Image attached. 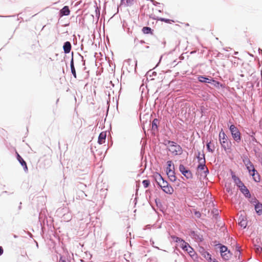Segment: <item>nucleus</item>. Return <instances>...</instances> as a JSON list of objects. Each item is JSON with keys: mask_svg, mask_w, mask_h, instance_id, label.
Returning a JSON list of instances; mask_svg holds the SVG:
<instances>
[{"mask_svg": "<svg viewBox=\"0 0 262 262\" xmlns=\"http://www.w3.org/2000/svg\"><path fill=\"white\" fill-rule=\"evenodd\" d=\"M198 80L201 83L206 84L207 87L210 89H212L211 86L217 89H224L225 88V84L216 80L214 78L211 76L205 75H198Z\"/></svg>", "mask_w": 262, "mask_h": 262, "instance_id": "1", "label": "nucleus"}, {"mask_svg": "<svg viewBox=\"0 0 262 262\" xmlns=\"http://www.w3.org/2000/svg\"><path fill=\"white\" fill-rule=\"evenodd\" d=\"M219 139L222 148L226 154H230L232 151V142L222 128L220 132Z\"/></svg>", "mask_w": 262, "mask_h": 262, "instance_id": "2", "label": "nucleus"}, {"mask_svg": "<svg viewBox=\"0 0 262 262\" xmlns=\"http://www.w3.org/2000/svg\"><path fill=\"white\" fill-rule=\"evenodd\" d=\"M227 125L233 140L237 143H240L242 139L240 130L230 121L227 123Z\"/></svg>", "mask_w": 262, "mask_h": 262, "instance_id": "3", "label": "nucleus"}, {"mask_svg": "<svg viewBox=\"0 0 262 262\" xmlns=\"http://www.w3.org/2000/svg\"><path fill=\"white\" fill-rule=\"evenodd\" d=\"M215 246H217V248H219L221 256L224 260H228L231 258L232 253L227 246L220 243L215 245Z\"/></svg>", "mask_w": 262, "mask_h": 262, "instance_id": "4", "label": "nucleus"}, {"mask_svg": "<svg viewBox=\"0 0 262 262\" xmlns=\"http://www.w3.org/2000/svg\"><path fill=\"white\" fill-rule=\"evenodd\" d=\"M156 177L157 176H155V180L158 187L161 188L164 193L167 194H172L174 192V189L170 184L169 183H167L166 185H162L160 182L157 181V178Z\"/></svg>", "mask_w": 262, "mask_h": 262, "instance_id": "5", "label": "nucleus"}, {"mask_svg": "<svg viewBox=\"0 0 262 262\" xmlns=\"http://www.w3.org/2000/svg\"><path fill=\"white\" fill-rule=\"evenodd\" d=\"M179 170L181 173L187 179H191L193 178V174L188 168H186L184 165H179Z\"/></svg>", "mask_w": 262, "mask_h": 262, "instance_id": "6", "label": "nucleus"}, {"mask_svg": "<svg viewBox=\"0 0 262 262\" xmlns=\"http://www.w3.org/2000/svg\"><path fill=\"white\" fill-rule=\"evenodd\" d=\"M230 172L231 178L235 185H236V187L239 189L241 187L244 186L245 184L242 181L240 178L238 176H236V174H235L233 170H230Z\"/></svg>", "mask_w": 262, "mask_h": 262, "instance_id": "7", "label": "nucleus"}, {"mask_svg": "<svg viewBox=\"0 0 262 262\" xmlns=\"http://www.w3.org/2000/svg\"><path fill=\"white\" fill-rule=\"evenodd\" d=\"M15 156L16 158L19 163L23 167V169L25 173H27L28 172V167L27 166V162L25 161V160L22 158V157L17 152V151H15Z\"/></svg>", "mask_w": 262, "mask_h": 262, "instance_id": "8", "label": "nucleus"}, {"mask_svg": "<svg viewBox=\"0 0 262 262\" xmlns=\"http://www.w3.org/2000/svg\"><path fill=\"white\" fill-rule=\"evenodd\" d=\"M189 235L196 242L202 243L204 241L203 235L196 231L191 230L189 232Z\"/></svg>", "mask_w": 262, "mask_h": 262, "instance_id": "9", "label": "nucleus"}, {"mask_svg": "<svg viewBox=\"0 0 262 262\" xmlns=\"http://www.w3.org/2000/svg\"><path fill=\"white\" fill-rule=\"evenodd\" d=\"M199 252L208 262H209L210 260H211L212 258L211 254L209 252L206 251L205 248L203 247H200Z\"/></svg>", "mask_w": 262, "mask_h": 262, "instance_id": "10", "label": "nucleus"}, {"mask_svg": "<svg viewBox=\"0 0 262 262\" xmlns=\"http://www.w3.org/2000/svg\"><path fill=\"white\" fill-rule=\"evenodd\" d=\"M249 170L248 172L250 176H252L253 178V180L255 182H259L260 181V176L258 174L257 171L256 170V172L255 171L254 173L252 172L251 170H253V169L252 168L250 165H247Z\"/></svg>", "mask_w": 262, "mask_h": 262, "instance_id": "11", "label": "nucleus"}, {"mask_svg": "<svg viewBox=\"0 0 262 262\" xmlns=\"http://www.w3.org/2000/svg\"><path fill=\"white\" fill-rule=\"evenodd\" d=\"M242 161H243V162L245 165L246 169L247 170H249L247 165H250L252 167V168L253 169V170H251L252 172H253L254 173L255 171L256 172V170L254 168V166L253 164L250 161V159H249V158L247 156L243 155V156L242 157Z\"/></svg>", "mask_w": 262, "mask_h": 262, "instance_id": "12", "label": "nucleus"}, {"mask_svg": "<svg viewBox=\"0 0 262 262\" xmlns=\"http://www.w3.org/2000/svg\"><path fill=\"white\" fill-rule=\"evenodd\" d=\"M71 11L68 6H63L61 9L58 13V15L60 17H62L64 16H68L70 14Z\"/></svg>", "mask_w": 262, "mask_h": 262, "instance_id": "13", "label": "nucleus"}, {"mask_svg": "<svg viewBox=\"0 0 262 262\" xmlns=\"http://www.w3.org/2000/svg\"><path fill=\"white\" fill-rule=\"evenodd\" d=\"M71 59L70 60V69H71V72L73 77L75 78H77V75H76V71L74 66V52H72L71 53Z\"/></svg>", "mask_w": 262, "mask_h": 262, "instance_id": "14", "label": "nucleus"}, {"mask_svg": "<svg viewBox=\"0 0 262 262\" xmlns=\"http://www.w3.org/2000/svg\"><path fill=\"white\" fill-rule=\"evenodd\" d=\"M163 145L166 146H169V147L172 148L174 146H177L178 148L180 149H181V146L179 145L177 142L167 140L166 139H163V142L162 143Z\"/></svg>", "mask_w": 262, "mask_h": 262, "instance_id": "15", "label": "nucleus"}, {"mask_svg": "<svg viewBox=\"0 0 262 262\" xmlns=\"http://www.w3.org/2000/svg\"><path fill=\"white\" fill-rule=\"evenodd\" d=\"M202 156L203 161L202 162H198V165L197 166V170H204L207 167L206 166V160H205V155L204 152L201 155Z\"/></svg>", "mask_w": 262, "mask_h": 262, "instance_id": "16", "label": "nucleus"}, {"mask_svg": "<svg viewBox=\"0 0 262 262\" xmlns=\"http://www.w3.org/2000/svg\"><path fill=\"white\" fill-rule=\"evenodd\" d=\"M243 195L247 199L251 198V194L248 188L244 185L239 189Z\"/></svg>", "mask_w": 262, "mask_h": 262, "instance_id": "17", "label": "nucleus"}, {"mask_svg": "<svg viewBox=\"0 0 262 262\" xmlns=\"http://www.w3.org/2000/svg\"><path fill=\"white\" fill-rule=\"evenodd\" d=\"M177 146H174L172 148H167V149L171 152L174 156L180 155L182 154L183 149L182 147L181 146V149L178 148Z\"/></svg>", "mask_w": 262, "mask_h": 262, "instance_id": "18", "label": "nucleus"}, {"mask_svg": "<svg viewBox=\"0 0 262 262\" xmlns=\"http://www.w3.org/2000/svg\"><path fill=\"white\" fill-rule=\"evenodd\" d=\"M106 138V132H101L98 138V143L100 145L102 144L103 143H105Z\"/></svg>", "mask_w": 262, "mask_h": 262, "instance_id": "19", "label": "nucleus"}, {"mask_svg": "<svg viewBox=\"0 0 262 262\" xmlns=\"http://www.w3.org/2000/svg\"><path fill=\"white\" fill-rule=\"evenodd\" d=\"M63 52L65 54H67L71 52L72 49V45L69 41H67L63 43Z\"/></svg>", "mask_w": 262, "mask_h": 262, "instance_id": "20", "label": "nucleus"}, {"mask_svg": "<svg viewBox=\"0 0 262 262\" xmlns=\"http://www.w3.org/2000/svg\"><path fill=\"white\" fill-rule=\"evenodd\" d=\"M254 210L256 214L258 216L262 215V203L260 202H257L254 204Z\"/></svg>", "mask_w": 262, "mask_h": 262, "instance_id": "21", "label": "nucleus"}, {"mask_svg": "<svg viewBox=\"0 0 262 262\" xmlns=\"http://www.w3.org/2000/svg\"><path fill=\"white\" fill-rule=\"evenodd\" d=\"M167 167L165 170V173H171L172 171L174 170V165L171 160H168L166 162Z\"/></svg>", "mask_w": 262, "mask_h": 262, "instance_id": "22", "label": "nucleus"}, {"mask_svg": "<svg viewBox=\"0 0 262 262\" xmlns=\"http://www.w3.org/2000/svg\"><path fill=\"white\" fill-rule=\"evenodd\" d=\"M239 225L243 228H246L247 226V221L246 218H245L242 215H241L238 218Z\"/></svg>", "mask_w": 262, "mask_h": 262, "instance_id": "23", "label": "nucleus"}, {"mask_svg": "<svg viewBox=\"0 0 262 262\" xmlns=\"http://www.w3.org/2000/svg\"><path fill=\"white\" fill-rule=\"evenodd\" d=\"M166 175L167 176L169 181L171 182H175L177 180V177L176 176V173L174 170L171 171V173H166Z\"/></svg>", "mask_w": 262, "mask_h": 262, "instance_id": "24", "label": "nucleus"}, {"mask_svg": "<svg viewBox=\"0 0 262 262\" xmlns=\"http://www.w3.org/2000/svg\"><path fill=\"white\" fill-rule=\"evenodd\" d=\"M159 120L157 118H155L153 119L151 123V130L153 131L158 130L159 125H158V122Z\"/></svg>", "mask_w": 262, "mask_h": 262, "instance_id": "25", "label": "nucleus"}, {"mask_svg": "<svg viewBox=\"0 0 262 262\" xmlns=\"http://www.w3.org/2000/svg\"><path fill=\"white\" fill-rule=\"evenodd\" d=\"M142 31L144 34L152 35L154 33V30H152L150 27L147 26L143 27L142 29Z\"/></svg>", "mask_w": 262, "mask_h": 262, "instance_id": "26", "label": "nucleus"}, {"mask_svg": "<svg viewBox=\"0 0 262 262\" xmlns=\"http://www.w3.org/2000/svg\"><path fill=\"white\" fill-rule=\"evenodd\" d=\"M152 18L154 19H155V20H160L161 21L164 22V23H167V24H171L172 23L174 22L173 20H172V19H170L169 18H164V17H157V18L152 17Z\"/></svg>", "mask_w": 262, "mask_h": 262, "instance_id": "27", "label": "nucleus"}, {"mask_svg": "<svg viewBox=\"0 0 262 262\" xmlns=\"http://www.w3.org/2000/svg\"><path fill=\"white\" fill-rule=\"evenodd\" d=\"M135 0H121L120 5H125V6H131L133 5Z\"/></svg>", "mask_w": 262, "mask_h": 262, "instance_id": "28", "label": "nucleus"}, {"mask_svg": "<svg viewBox=\"0 0 262 262\" xmlns=\"http://www.w3.org/2000/svg\"><path fill=\"white\" fill-rule=\"evenodd\" d=\"M155 204L156 205V206L159 208L160 210L163 212V210H164V207H163V206L162 205V203H161L160 200L158 198H156L155 199Z\"/></svg>", "mask_w": 262, "mask_h": 262, "instance_id": "29", "label": "nucleus"}, {"mask_svg": "<svg viewBox=\"0 0 262 262\" xmlns=\"http://www.w3.org/2000/svg\"><path fill=\"white\" fill-rule=\"evenodd\" d=\"M212 218L215 220L216 223L220 221L221 217L218 212V210L217 209L215 210V212L212 211Z\"/></svg>", "mask_w": 262, "mask_h": 262, "instance_id": "30", "label": "nucleus"}, {"mask_svg": "<svg viewBox=\"0 0 262 262\" xmlns=\"http://www.w3.org/2000/svg\"><path fill=\"white\" fill-rule=\"evenodd\" d=\"M190 245L186 242H185L184 239L181 243L180 245V248L184 251L188 250V248H189Z\"/></svg>", "mask_w": 262, "mask_h": 262, "instance_id": "31", "label": "nucleus"}, {"mask_svg": "<svg viewBox=\"0 0 262 262\" xmlns=\"http://www.w3.org/2000/svg\"><path fill=\"white\" fill-rule=\"evenodd\" d=\"M211 141H210L209 142H207V143H206V148H207V150L208 152L212 153L214 151L215 147H214V145H213V147H211Z\"/></svg>", "mask_w": 262, "mask_h": 262, "instance_id": "32", "label": "nucleus"}, {"mask_svg": "<svg viewBox=\"0 0 262 262\" xmlns=\"http://www.w3.org/2000/svg\"><path fill=\"white\" fill-rule=\"evenodd\" d=\"M235 251L237 253L236 257H238V259H239L241 256V252L239 245L238 244H236L235 246Z\"/></svg>", "mask_w": 262, "mask_h": 262, "instance_id": "33", "label": "nucleus"}, {"mask_svg": "<svg viewBox=\"0 0 262 262\" xmlns=\"http://www.w3.org/2000/svg\"><path fill=\"white\" fill-rule=\"evenodd\" d=\"M95 8V13H96V16L97 18V21L98 20L100 15V7H98L97 6V3L95 2V5L94 6Z\"/></svg>", "mask_w": 262, "mask_h": 262, "instance_id": "34", "label": "nucleus"}, {"mask_svg": "<svg viewBox=\"0 0 262 262\" xmlns=\"http://www.w3.org/2000/svg\"><path fill=\"white\" fill-rule=\"evenodd\" d=\"M157 75V72L155 71H152V70H149L146 74L147 76L146 81L148 80V77L151 78L153 76H156Z\"/></svg>", "mask_w": 262, "mask_h": 262, "instance_id": "35", "label": "nucleus"}, {"mask_svg": "<svg viewBox=\"0 0 262 262\" xmlns=\"http://www.w3.org/2000/svg\"><path fill=\"white\" fill-rule=\"evenodd\" d=\"M171 238L176 243H181L182 241H183V239H182V238L177 237L176 235H171Z\"/></svg>", "mask_w": 262, "mask_h": 262, "instance_id": "36", "label": "nucleus"}, {"mask_svg": "<svg viewBox=\"0 0 262 262\" xmlns=\"http://www.w3.org/2000/svg\"><path fill=\"white\" fill-rule=\"evenodd\" d=\"M157 176L159 177V180L162 181L163 185H166L167 183H169L167 180H166L164 178H163V177L161 176L160 173L157 172Z\"/></svg>", "mask_w": 262, "mask_h": 262, "instance_id": "37", "label": "nucleus"}, {"mask_svg": "<svg viewBox=\"0 0 262 262\" xmlns=\"http://www.w3.org/2000/svg\"><path fill=\"white\" fill-rule=\"evenodd\" d=\"M150 184V180L149 179H145L142 181V184L145 188H148Z\"/></svg>", "mask_w": 262, "mask_h": 262, "instance_id": "38", "label": "nucleus"}, {"mask_svg": "<svg viewBox=\"0 0 262 262\" xmlns=\"http://www.w3.org/2000/svg\"><path fill=\"white\" fill-rule=\"evenodd\" d=\"M255 251L258 253H262V247L258 245H255L254 246Z\"/></svg>", "mask_w": 262, "mask_h": 262, "instance_id": "39", "label": "nucleus"}, {"mask_svg": "<svg viewBox=\"0 0 262 262\" xmlns=\"http://www.w3.org/2000/svg\"><path fill=\"white\" fill-rule=\"evenodd\" d=\"M190 257H191V258L195 261H198L199 260V256L198 255V254L195 252L194 253H193V254H192Z\"/></svg>", "mask_w": 262, "mask_h": 262, "instance_id": "40", "label": "nucleus"}, {"mask_svg": "<svg viewBox=\"0 0 262 262\" xmlns=\"http://www.w3.org/2000/svg\"><path fill=\"white\" fill-rule=\"evenodd\" d=\"M248 201L251 204H253L254 205V204H256L257 202H259V201L255 196L253 198L251 197V199H248Z\"/></svg>", "mask_w": 262, "mask_h": 262, "instance_id": "41", "label": "nucleus"}, {"mask_svg": "<svg viewBox=\"0 0 262 262\" xmlns=\"http://www.w3.org/2000/svg\"><path fill=\"white\" fill-rule=\"evenodd\" d=\"M185 251L189 254L190 256L195 252L194 249L191 246L188 248V250Z\"/></svg>", "mask_w": 262, "mask_h": 262, "instance_id": "42", "label": "nucleus"}, {"mask_svg": "<svg viewBox=\"0 0 262 262\" xmlns=\"http://www.w3.org/2000/svg\"><path fill=\"white\" fill-rule=\"evenodd\" d=\"M201 151L199 150H198L197 151V155L196 156V158L198 160V162H202V161H203L202 156L201 157Z\"/></svg>", "mask_w": 262, "mask_h": 262, "instance_id": "43", "label": "nucleus"}, {"mask_svg": "<svg viewBox=\"0 0 262 262\" xmlns=\"http://www.w3.org/2000/svg\"><path fill=\"white\" fill-rule=\"evenodd\" d=\"M77 55L80 58V60L82 62V64L83 66H85V60L84 59L83 56H82L79 53H77Z\"/></svg>", "mask_w": 262, "mask_h": 262, "instance_id": "44", "label": "nucleus"}, {"mask_svg": "<svg viewBox=\"0 0 262 262\" xmlns=\"http://www.w3.org/2000/svg\"><path fill=\"white\" fill-rule=\"evenodd\" d=\"M194 214L196 216V217L198 219H200L201 217V213L199 211L195 210L194 211Z\"/></svg>", "mask_w": 262, "mask_h": 262, "instance_id": "45", "label": "nucleus"}, {"mask_svg": "<svg viewBox=\"0 0 262 262\" xmlns=\"http://www.w3.org/2000/svg\"><path fill=\"white\" fill-rule=\"evenodd\" d=\"M149 242H150V245L152 246V247H154V248H156L157 249L160 250V249L158 247H157V246L154 245L155 242H154V240L152 238H151L150 239Z\"/></svg>", "mask_w": 262, "mask_h": 262, "instance_id": "46", "label": "nucleus"}, {"mask_svg": "<svg viewBox=\"0 0 262 262\" xmlns=\"http://www.w3.org/2000/svg\"><path fill=\"white\" fill-rule=\"evenodd\" d=\"M149 1L152 3V4L155 6H158L160 4V3L156 2L155 0H149Z\"/></svg>", "mask_w": 262, "mask_h": 262, "instance_id": "47", "label": "nucleus"}, {"mask_svg": "<svg viewBox=\"0 0 262 262\" xmlns=\"http://www.w3.org/2000/svg\"><path fill=\"white\" fill-rule=\"evenodd\" d=\"M22 55H25V58L26 59H29L30 58V56L32 55L31 53H25L22 54Z\"/></svg>", "mask_w": 262, "mask_h": 262, "instance_id": "48", "label": "nucleus"}, {"mask_svg": "<svg viewBox=\"0 0 262 262\" xmlns=\"http://www.w3.org/2000/svg\"><path fill=\"white\" fill-rule=\"evenodd\" d=\"M58 262H66V260L62 256H60Z\"/></svg>", "mask_w": 262, "mask_h": 262, "instance_id": "49", "label": "nucleus"}, {"mask_svg": "<svg viewBox=\"0 0 262 262\" xmlns=\"http://www.w3.org/2000/svg\"><path fill=\"white\" fill-rule=\"evenodd\" d=\"M226 190L227 192L230 193L231 194H232V189L230 187H227Z\"/></svg>", "mask_w": 262, "mask_h": 262, "instance_id": "50", "label": "nucleus"}, {"mask_svg": "<svg viewBox=\"0 0 262 262\" xmlns=\"http://www.w3.org/2000/svg\"><path fill=\"white\" fill-rule=\"evenodd\" d=\"M259 150L258 147L256 146H254L253 148V151L255 153L256 155L258 153V150Z\"/></svg>", "mask_w": 262, "mask_h": 262, "instance_id": "51", "label": "nucleus"}, {"mask_svg": "<svg viewBox=\"0 0 262 262\" xmlns=\"http://www.w3.org/2000/svg\"><path fill=\"white\" fill-rule=\"evenodd\" d=\"M206 170H204V173H205V174L206 176L208 174H209V171L208 170V169L206 167Z\"/></svg>", "mask_w": 262, "mask_h": 262, "instance_id": "52", "label": "nucleus"}, {"mask_svg": "<svg viewBox=\"0 0 262 262\" xmlns=\"http://www.w3.org/2000/svg\"><path fill=\"white\" fill-rule=\"evenodd\" d=\"M4 253V249L2 246H0V256H1Z\"/></svg>", "mask_w": 262, "mask_h": 262, "instance_id": "53", "label": "nucleus"}, {"mask_svg": "<svg viewBox=\"0 0 262 262\" xmlns=\"http://www.w3.org/2000/svg\"><path fill=\"white\" fill-rule=\"evenodd\" d=\"M61 210H63L62 213H63V215H64L66 214V212L67 211H68V209L67 208H62Z\"/></svg>", "mask_w": 262, "mask_h": 262, "instance_id": "54", "label": "nucleus"}, {"mask_svg": "<svg viewBox=\"0 0 262 262\" xmlns=\"http://www.w3.org/2000/svg\"><path fill=\"white\" fill-rule=\"evenodd\" d=\"M137 201H138V196H136L134 200V203L135 204V205H136L137 204Z\"/></svg>", "mask_w": 262, "mask_h": 262, "instance_id": "55", "label": "nucleus"}, {"mask_svg": "<svg viewBox=\"0 0 262 262\" xmlns=\"http://www.w3.org/2000/svg\"><path fill=\"white\" fill-rule=\"evenodd\" d=\"M209 262H219V261L215 258H212L211 260H210Z\"/></svg>", "mask_w": 262, "mask_h": 262, "instance_id": "56", "label": "nucleus"}, {"mask_svg": "<svg viewBox=\"0 0 262 262\" xmlns=\"http://www.w3.org/2000/svg\"><path fill=\"white\" fill-rule=\"evenodd\" d=\"M151 228L150 225H147L145 226L144 229H150Z\"/></svg>", "mask_w": 262, "mask_h": 262, "instance_id": "57", "label": "nucleus"}, {"mask_svg": "<svg viewBox=\"0 0 262 262\" xmlns=\"http://www.w3.org/2000/svg\"><path fill=\"white\" fill-rule=\"evenodd\" d=\"M21 204H22L21 202H20L19 203V206L18 207V210H20L21 209Z\"/></svg>", "mask_w": 262, "mask_h": 262, "instance_id": "58", "label": "nucleus"}, {"mask_svg": "<svg viewBox=\"0 0 262 262\" xmlns=\"http://www.w3.org/2000/svg\"><path fill=\"white\" fill-rule=\"evenodd\" d=\"M135 62V71H136V68H137V60H136Z\"/></svg>", "mask_w": 262, "mask_h": 262, "instance_id": "59", "label": "nucleus"}, {"mask_svg": "<svg viewBox=\"0 0 262 262\" xmlns=\"http://www.w3.org/2000/svg\"><path fill=\"white\" fill-rule=\"evenodd\" d=\"M256 155L258 157H260L262 156L260 152H258Z\"/></svg>", "mask_w": 262, "mask_h": 262, "instance_id": "60", "label": "nucleus"}, {"mask_svg": "<svg viewBox=\"0 0 262 262\" xmlns=\"http://www.w3.org/2000/svg\"><path fill=\"white\" fill-rule=\"evenodd\" d=\"M12 235H13V237L15 238H16L18 237V235H17L16 234H13Z\"/></svg>", "mask_w": 262, "mask_h": 262, "instance_id": "61", "label": "nucleus"}, {"mask_svg": "<svg viewBox=\"0 0 262 262\" xmlns=\"http://www.w3.org/2000/svg\"><path fill=\"white\" fill-rule=\"evenodd\" d=\"M41 215L40 214H39V217H38V219H39V221L40 222L41 221Z\"/></svg>", "mask_w": 262, "mask_h": 262, "instance_id": "62", "label": "nucleus"}, {"mask_svg": "<svg viewBox=\"0 0 262 262\" xmlns=\"http://www.w3.org/2000/svg\"><path fill=\"white\" fill-rule=\"evenodd\" d=\"M140 42L141 44H143V43H145V41H144V40H141L140 41Z\"/></svg>", "mask_w": 262, "mask_h": 262, "instance_id": "63", "label": "nucleus"}, {"mask_svg": "<svg viewBox=\"0 0 262 262\" xmlns=\"http://www.w3.org/2000/svg\"><path fill=\"white\" fill-rule=\"evenodd\" d=\"M91 16H92V17L93 18V19H94V15L91 14Z\"/></svg>", "mask_w": 262, "mask_h": 262, "instance_id": "64", "label": "nucleus"}]
</instances>
